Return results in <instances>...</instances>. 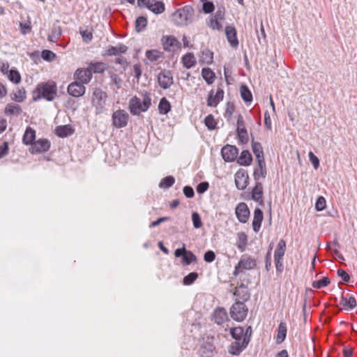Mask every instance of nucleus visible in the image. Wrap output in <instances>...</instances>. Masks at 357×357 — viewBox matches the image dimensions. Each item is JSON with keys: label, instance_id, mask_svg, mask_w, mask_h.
I'll return each instance as SVG.
<instances>
[{"label": "nucleus", "instance_id": "nucleus-15", "mask_svg": "<svg viewBox=\"0 0 357 357\" xmlns=\"http://www.w3.org/2000/svg\"><path fill=\"white\" fill-rule=\"evenodd\" d=\"M50 142L47 139H39L35 141L30 148L31 153H41L49 151Z\"/></svg>", "mask_w": 357, "mask_h": 357}, {"label": "nucleus", "instance_id": "nucleus-60", "mask_svg": "<svg viewBox=\"0 0 357 357\" xmlns=\"http://www.w3.org/2000/svg\"><path fill=\"white\" fill-rule=\"evenodd\" d=\"M215 259V252L212 250H208L205 252L204 259L208 263L213 261Z\"/></svg>", "mask_w": 357, "mask_h": 357}, {"label": "nucleus", "instance_id": "nucleus-52", "mask_svg": "<svg viewBox=\"0 0 357 357\" xmlns=\"http://www.w3.org/2000/svg\"><path fill=\"white\" fill-rule=\"evenodd\" d=\"M220 20H218L217 19H211L210 22L208 23V26L212 29H217L218 31L222 29V24Z\"/></svg>", "mask_w": 357, "mask_h": 357}, {"label": "nucleus", "instance_id": "nucleus-37", "mask_svg": "<svg viewBox=\"0 0 357 357\" xmlns=\"http://www.w3.org/2000/svg\"><path fill=\"white\" fill-rule=\"evenodd\" d=\"M22 112V110L20 106L15 104H8L5 109V113L10 115L18 116Z\"/></svg>", "mask_w": 357, "mask_h": 357}, {"label": "nucleus", "instance_id": "nucleus-1", "mask_svg": "<svg viewBox=\"0 0 357 357\" xmlns=\"http://www.w3.org/2000/svg\"><path fill=\"white\" fill-rule=\"evenodd\" d=\"M57 88L54 82H41L38 84L33 92V100L44 98L47 101L53 100L56 96Z\"/></svg>", "mask_w": 357, "mask_h": 357}, {"label": "nucleus", "instance_id": "nucleus-13", "mask_svg": "<svg viewBox=\"0 0 357 357\" xmlns=\"http://www.w3.org/2000/svg\"><path fill=\"white\" fill-rule=\"evenodd\" d=\"M223 97L224 91L222 88L218 87L215 94H214L213 90H211L207 98V105L208 107H215L223 100Z\"/></svg>", "mask_w": 357, "mask_h": 357}, {"label": "nucleus", "instance_id": "nucleus-63", "mask_svg": "<svg viewBox=\"0 0 357 357\" xmlns=\"http://www.w3.org/2000/svg\"><path fill=\"white\" fill-rule=\"evenodd\" d=\"M20 31L22 34L26 35L31 30V26L29 24L20 22Z\"/></svg>", "mask_w": 357, "mask_h": 357}, {"label": "nucleus", "instance_id": "nucleus-49", "mask_svg": "<svg viewBox=\"0 0 357 357\" xmlns=\"http://www.w3.org/2000/svg\"><path fill=\"white\" fill-rule=\"evenodd\" d=\"M198 278V274L195 272L189 273L183 278V284L185 285H190L192 284Z\"/></svg>", "mask_w": 357, "mask_h": 357}, {"label": "nucleus", "instance_id": "nucleus-16", "mask_svg": "<svg viewBox=\"0 0 357 357\" xmlns=\"http://www.w3.org/2000/svg\"><path fill=\"white\" fill-rule=\"evenodd\" d=\"M248 175L245 170L240 169L235 174V184L238 190H244L248 184Z\"/></svg>", "mask_w": 357, "mask_h": 357}, {"label": "nucleus", "instance_id": "nucleus-11", "mask_svg": "<svg viewBox=\"0 0 357 357\" xmlns=\"http://www.w3.org/2000/svg\"><path fill=\"white\" fill-rule=\"evenodd\" d=\"M163 49L167 52H175L180 47L179 41L173 36H164L161 38Z\"/></svg>", "mask_w": 357, "mask_h": 357}, {"label": "nucleus", "instance_id": "nucleus-12", "mask_svg": "<svg viewBox=\"0 0 357 357\" xmlns=\"http://www.w3.org/2000/svg\"><path fill=\"white\" fill-rule=\"evenodd\" d=\"M159 86L163 89H169L174 83L173 76L169 70H163L158 76Z\"/></svg>", "mask_w": 357, "mask_h": 357}, {"label": "nucleus", "instance_id": "nucleus-6", "mask_svg": "<svg viewBox=\"0 0 357 357\" xmlns=\"http://www.w3.org/2000/svg\"><path fill=\"white\" fill-rule=\"evenodd\" d=\"M257 266L256 261L249 256L243 255L235 266L233 275L237 276L245 271L251 270Z\"/></svg>", "mask_w": 357, "mask_h": 357}, {"label": "nucleus", "instance_id": "nucleus-33", "mask_svg": "<svg viewBox=\"0 0 357 357\" xmlns=\"http://www.w3.org/2000/svg\"><path fill=\"white\" fill-rule=\"evenodd\" d=\"M286 336H287L286 324L283 322H281L279 324L278 329L276 342L278 344L282 343L285 340Z\"/></svg>", "mask_w": 357, "mask_h": 357}, {"label": "nucleus", "instance_id": "nucleus-19", "mask_svg": "<svg viewBox=\"0 0 357 357\" xmlns=\"http://www.w3.org/2000/svg\"><path fill=\"white\" fill-rule=\"evenodd\" d=\"M234 295L238 298V301L243 303L249 300L250 297L248 288L244 284H241L236 288Z\"/></svg>", "mask_w": 357, "mask_h": 357}, {"label": "nucleus", "instance_id": "nucleus-10", "mask_svg": "<svg viewBox=\"0 0 357 357\" xmlns=\"http://www.w3.org/2000/svg\"><path fill=\"white\" fill-rule=\"evenodd\" d=\"M238 149L236 146L227 144L221 149V155L225 162H233L238 156Z\"/></svg>", "mask_w": 357, "mask_h": 357}, {"label": "nucleus", "instance_id": "nucleus-57", "mask_svg": "<svg viewBox=\"0 0 357 357\" xmlns=\"http://www.w3.org/2000/svg\"><path fill=\"white\" fill-rule=\"evenodd\" d=\"M234 109V105L233 104L227 102L225 108V117L228 119H230L233 115Z\"/></svg>", "mask_w": 357, "mask_h": 357}, {"label": "nucleus", "instance_id": "nucleus-58", "mask_svg": "<svg viewBox=\"0 0 357 357\" xmlns=\"http://www.w3.org/2000/svg\"><path fill=\"white\" fill-rule=\"evenodd\" d=\"M203 10L206 13H211L214 10V5L211 1H204L202 4Z\"/></svg>", "mask_w": 357, "mask_h": 357}, {"label": "nucleus", "instance_id": "nucleus-62", "mask_svg": "<svg viewBox=\"0 0 357 357\" xmlns=\"http://www.w3.org/2000/svg\"><path fill=\"white\" fill-rule=\"evenodd\" d=\"M183 194L188 198H192L195 195V192L192 187L187 185L183 188Z\"/></svg>", "mask_w": 357, "mask_h": 357}, {"label": "nucleus", "instance_id": "nucleus-8", "mask_svg": "<svg viewBox=\"0 0 357 357\" xmlns=\"http://www.w3.org/2000/svg\"><path fill=\"white\" fill-rule=\"evenodd\" d=\"M129 115L123 109H118L112 114V124L116 128H122L127 126Z\"/></svg>", "mask_w": 357, "mask_h": 357}, {"label": "nucleus", "instance_id": "nucleus-7", "mask_svg": "<svg viewBox=\"0 0 357 357\" xmlns=\"http://www.w3.org/2000/svg\"><path fill=\"white\" fill-rule=\"evenodd\" d=\"M139 6H144L155 14L162 13L165 10V4L160 1L155 0H137Z\"/></svg>", "mask_w": 357, "mask_h": 357}, {"label": "nucleus", "instance_id": "nucleus-46", "mask_svg": "<svg viewBox=\"0 0 357 357\" xmlns=\"http://www.w3.org/2000/svg\"><path fill=\"white\" fill-rule=\"evenodd\" d=\"M196 261V256L191 251L186 250L183 257V263L185 265H190L191 263Z\"/></svg>", "mask_w": 357, "mask_h": 357}, {"label": "nucleus", "instance_id": "nucleus-23", "mask_svg": "<svg viewBox=\"0 0 357 357\" xmlns=\"http://www.w3.org/2000/svg\"><path fill=\"white\" fill-rule=\"evenodd\" d=\"M225 34L228 42L232 47L238 46V40L236 36V30L234 26H227L225 27Z\"/></svg>", "mask_w": 357, "mask_h": 357}, {"label": "nucleus", "instance_id": "nucleus-51", "mask_svg": "<svg viewBox=\"0 0 357 357\" xmlns=\"http://www.w3.org/2000/svg\"><path fill=\"white\" fill-rule=\"evenodd\" d=\"M326 206V199L324 197L319 196L315 203V208L317 211H323Z\"/></svg>", "mask_w": 357, "mask_h": 357}, {"label": "nucleus", "instance_id": "nucleus-30", "mask_svg": "<svg viewBox=\"0 0 357 357\" xmlns=\"http://www.w3.org/2000/svg\"><path fill=\"white\" fill-rule=\"evenodd\" d=\"M202 75L208 85L212 84L215 81V75L209 68H204L202 70Z\"/></svg>", "mask_w": 357, "mask_h": 357}, {"label": "nucleus", "instance_id": "nucleus-56", "mask_svg": "<svg viewBox=\"0 0 357 357\" xmlns=\"http://www.w3.org/2000/svg\"><path fill=\"white\" fill-rule=\"evenodd\" d=\"M26 98V93L22 90H17L14 93L13 100L16 102H22Z\"/></svg>", "mask_w": 357, "mask_h": 357}, {"label": "nucleus", "instance_id": "nucleus-5", "mask_svg": "<svg viewBox=\"0 0 357 357\" xmlns=\"http://www.w3.org/2000/svg\"><path fill=\"white\" fill-rule=\"evenodd\" d=\"M248 308L243 302L236 301L230 308L231 317L237 321H243L248 314Z\"/></svg>", "mask_w": 357, "mask_h": 357}, {"label": "nucleus", "instance_id": "nucleus-14", "mask_svg": "<svg viewBox=\"0 0 357 357\" xmlns=\"http://www.w3.org/2000/svg\"><path fill=\"white\" fill-rule=\"evenodd\" d=\"M235 213L240 222L245 223L248 222L250 217V210L245 203H239L236 207Z\"/></svg>", "mask_w": 357, "mask_h": 357}, {"label": "nucleus", "instance_id": "nucleus-28", "mask_svg": "<svg viewBox=\"0 0 357 357\" xmlns=\"http://www.w3.org/2000/svg\"><path fill=\"white\" fill-rule=\"evenodd\" d=\"M73 130L70 125L57 126L55 129V133L60 137H66L73 134Z\"/></svg>", "mask_w": 357, "mask_h": 357}, {"label": "nucleus", "instance_id": "nucleus-53", "mask_svg": "<svg viewBox=\"0 0 357 357\" xmlns=\"http://www.w3.org/2000/svg\"><path fill=\"white\" fill-rule=\"evenodd\" d=\"M42 58L47 61H53L55 57L56 54L52 52L51 50H45L42 52Z\"/></svg>", "mask_w": 357, "mask_h": 357}, {"label": "nucleus", "instance_id": "nucleus-59", "mask_svg": "<svg viewBox=\"0 0 357 357\" xmlns=\"http://www.w3.org/2000/svg\"><path fill=\"white\" fill-rule=\"evenodd\" d=\"M80 34L85 43L90 42L93 38L92 33L88 30L80 31Z\"/></svg>", "mask_w": 357, "mask_h": 357}, {"label": "nucleus", "instance_id": "nucleus-61", "mask_svg": "<svg viewBox=\"0 0 357 357\" xmlns=\"http://www.w3.org/2000/svg\"><path fill=\"white\" fill-rule=\"evenodd\" d=\"M208 187H209V185H208V182H206V181L202 182L198 184V185L197 187V191L198 193L202 194L208 190Z\"/></svg>", "mask_w": 357, "mask_h": 357}, {"label": "nucleus", "instance_id": "nucleus-21", "mask_svg": "<svg viewBox=\"0 0 357 357\" xmlns=\"http://www.w3.org/2000/svg\"><path fill=\"white\" fill-rule=\"evenodd\" d=\"M252 199L258 202L260 205L264 204L263 201V187L262 184L256 181L255 185L252 190Z\"/></svg>", "mask_w": 357, "mask_h": 357}, {"label": "nucleus", "instance_id": "nucleus-4", "mask_svg": "<svg viewBox=\"0 0 357 357\" xmlns=\"http://www.w3.org/2000/svg\"><path fill=\"white\" fill-rule=\"evenodd\" d=\"M107 97V93L100 88H96L93 89L91 102L92 107L95 109V114L96 115L101 114L107 110L106 106Z\"/></svg>", "mask_w": 357, "mask_h": 357}, {"label": "nucleus", "instance_id": "nucleus-2", "mask_svg": "<svg viewBox=\"0 0 357 357\" xmlns=\"http://www.w3.org/2000/svg\"><path fill=\"white\" fill-rule=\"evenodd\" d=\"M151 105V98L147 93H142L141 97L134 96L129 102L131 114L139 115L141 112H146Z\"/></svg>", "mask_w": 357, "mask_h": 357}, {"label": "nucleus", "instance_id": "nucleus-41", "mask_svg": "<svg viewBox=\"0 0 357 357\" xmlns=\"http://www.w3.org/2000/svg\"><path fill=\"white\" fill-rule=\"evenodd\" d=\"M213 53L211 51L206 50L202 52L200 62L206 64H211L213 62Z\"/></svg>", "mask_w": 357, "mask_h": 357}, {"label": "nucleus", "instance_id": "nucleus-54", "mask_svg": "<svg viewBox=\"0 0 357 357\" xmlns=\"http://www.w3.org/2000/svg\"><path fill=\"white\" fill-rule=\"evenodd\" d=\"M9 79L13 83L17 84L21 80V76L17 71L10 70L9 73Z\"/></svg>", "mask_w": 357, "mask_h": 357}, {"label": "nucleus", "instance_id": "nucleus-43", "mask_svg": "<svg viewBox=\"0 0 357 357\" xmlns=\"http://www.w3.org/2000/svg\"><path fill=\"white\" fill-rule=\"evenodd\" d=\"M174 178L172 176H168L161 180L159 187L161 188H169L174 185Z\"/></svg>", "mask_w": 357, "mask_h": 357}, {"label": "nucleus", "instance_id": "nucleus-18", "mask_svg": "<svg viewBox=\"0 0 357 357\" xmlns=\"http://www.w3.org/2000/svg\"><path fill=\"white\" fill-rule=\"evenodd\" d=\"M75 77L82 84H87L92 79V73L89 66L84 69H77L75 73Z\"/></svg>", "mask_w": 357, "mask_h": 357}, {"label": "nucleus", "instance_id": "nucleus-34", "mask_svg": "<svg viewBox=\"0 0 357 357\" xmlns=\"http://www.w3.org/2000/svg\"><path fill=\"white\" fill-rule=\"evenodd\" d=\"M62 34L60 26L54 25L51 33L48 36V40L51 43H56Z\"/></svg>", "mask_w": 357, "mask_h": 357}, {"label": "nucleus", "instance_id": "nucleus-25", "mask_svg": "<svg viewBox=\"0 0 357 357\" xmlns=\"http://www.w3.org/2000/svg\"><path fill=\"white\" fill-rule=\"evenodd\" d=\"M36 131L31 127H27L23 135L22 142L25 145H31L35 142Z\"/></svg>", "mask_w": 357, "mask_h": 357}, {"label": "nucleus", "instance_id": "nucleus-31", "mask_svg": "<svg viewBox=\"0 0 357 357\" xmlns=\"http://www.w3.org/2000/svg\"><path fill=\"white\" fill-rule=\"evenodd\" d=\"M285 250L286 242L283 239H280L274 252V259H282L284 255Z\"/></svg>", "mask_w": 357, "mask_h": 357}, {"label": "nucleus", "instance_id": "nucleus-9", "mask_svg": "<svg viewBox=\"0 0 357 357\" xmlns=\"http://www.w3.org/2000/svg\"><path fill=\"white\" fill-rule=\"evenodd\" d=\"M250 342V337L244 335L242 341L235 340L229 347L228 351L229 354L238 356L248 346Z\"/></svg>", "mask_w": 357, "mask_h": 357}, {"label": "nucleus", "instance_id": "nucleus-42", "mask_svg": "<svg viewBox=\"0 0 357 357\" xmlns=\"http://www.w3.org/2000/svg\"><path fill=\"white\" fill-rule=\"evenodd\" d=\"M147 25V19L143 16L138 17L135 20V30L137 32L142 31Z\"/></svg>", "mask_w": 357, "mask_h": 357}, {"label": "nucleus", "instance_id": "nucleus-64", "mask_svg": "<svg viewBox=\"0 0 357 357\" xmlns=\"http://www.w3.org/2000/svg\"><path fill=\"white\" fill-rule=\"evenodd\" d=\"M337 275L340 277L344 282H348L350 280L349 275L343 269H338L337 271Z\"/></svg>", "mask_w": 357, "mask_h": 357}, {"label": "nucleus", "instance_id": "nucleus-32", "mask_svg": "<svg viewBox=\"0 0 357 357\" xmlns=\"http://www.w3.org/2000/svg\"><path fill=\"white\" fill-rule=\"evenodd\" d=\"M237 236L238 241L236 243V247L241 252H243L245 250L248 243L247 235L244 232H239L238 233Z\"/></svg>", "mask_w": 357, "mask_h": 357}, {"label": "nucleus", "instance_id": "nucleus-48", "mask_svg": "<svg viewBox=\"0 0 357 357\" xmlns=\"http://www.w3.org/2000/svg\"><path fill=\"white\" fill-rule=\"evenodd\" d=\"M237 132V136L239 142L243 144H247L249 141L248 134L247 130H238Z\"/></svg>", "mask_w": 357, "mask_h": 357}, {"label": "nucleus", "instance_id": "nucleus-29", "mask_svg": "<svg viewBox=\"0 0 357 357\" xmlns=\"http://www.w3.org/2000/svg\"><path fill=\"white\" fill-rule=\"evenodd\" d=\"M182 63L183 66L187 68H191L196 63V59L194 54L191 52H188L182 56Z\"/></svg>", "mask_w": 357, "mask_h": 357}, {"label": "nucleus", "instance_id": "nucleus-50", "mask_svg": "<svg viewBox=\"0 0 357 357\" xmlns=\"http://www.w3.org/2000/svg\"><path fill=\"white\" fill-rule=\"evenodd\" d=\"M192 220L193 223V227L195 229H199L202 226V222L200 215L197 212H193L192 213Z\"/></svg>", "mask_w": 357, "mask_h": 357}, {"label": "nucleus", "instance_id": "nucleus-40", "mask_svg": "<svg viewBox=\"0 0 357 357\" xmlns=\"http://www.w3.org/2000/svg\"><path fill=\"white\" fill-rule=\"evenodd\" d=\"M230 333L235 340L242 341L244 337V331L242 327L231 328Z\"/></svg>", "mask_w": 357, "mask_h": 357}, {"label": "nucleus", "instance_id": "nucleus-3", "mask_svg": "<svg viewBox=\"0 0 357 357\" xmlns=\"http://www.w3.org/2000/svg\"><path fill=\"white\" fill-rule=\"evenodd\" d=\"M172 20L177 26H186L192 22L195 12L191 6H185L177 9L172 14Z\"/></svg>", "mask_w": 357, "mask_h": 357}, {"label": "nucleus", "instance_id": "nucleus-35", "mask_svg": "<svg viewBox=\"0 0 357 357\" xmlns=\"http://www.w3.org/2000/svg\"><path fill=\"white\" fill-rule=\"evenodd\" d=\"M90 70L93 73H101L106 70V64L103 62H96L89 65Z\"/></svg>", "mask_w": 357, "mask_h": 357}, {"label": "nucleus", "instance_id": "nucleus-36", "mask_svg": "<svg viewBox=\"0 0 357 357\" xmlns=\"http://www.w3.org/2000/svg\"><path fill=\"white\" fill-rule=\"evenodd\" d=\"M158 109L160 114H167L171 109L170 102L166 99V98H162L160 99Z\"/></svg>", "mask_w": 357, "mask_h": 357}, {"label": "nucleus", "instance_id": "nucleus-26", "mask_svg": "<svg viewBox=\"0 0 357 357\" xmlns=\"http://www.w3.org/2000/svg\"><path fill=\"white\" fill-rule=\"evenodd\" d=\"M252 155L248 150L243 151L238 158V163L241 166H249L252 163Z\"/></svg>", "mask_w": 357, "mask_h": 357}, {"label": "nucleus", "instance_id": "nucleus-39", "mask_svg": "<svg viewBox=\"0 0 357 357\" xmlns=\"http://www.w3.org/2000/svg\"><path fill=\"white\" fill-rule=\"evenodd\" d=\"M241 96L245 102H251L252 100V95L248 87L242 85L240 88Z\"/></svg>", "mask_w": 357, "mask_h": 357}, {"label": "nucleus", "instance_id": "nucleus-55", "mask_svg": "<svg viewBox=\"0 0 357 357\" xmlns=\"http://www.w3.org/2000/svg\"><path fill=\"white\" fill-rule=\"evenodd\" d=\"M308 158L310 162L312 163L314 169H317L319 167V158L312 153L309 152Z\"/></svg>", "mask_w": 357, "mask_h": 357}, {"label": "nucleus", "instance_id": "nucleus-45", "mask_svg": "<svg viewBox=\"0 0 357 357\" xmlns=\"http://www.w3.org/2000/svg\"><path fill=\"white\" fill-rule=\"evenodd\" d=\"M330 283V280L328 277H324L321 280L314 281L312 284V287L315 289H321L326 287Z\"/></svg>", "mask_w": 357, "mask_h": 357}, {"label": "nucleus", "instance_id": "nucleus-17", "mask_svg": "<svg viewBox=\"0 0 357 357\" xmlns=\"http://www.w3.org/2000/svg\"><path fill=\"white\" fill-rule=\"evenodd\" d=\"M67 91L70 96L75 98H79L85 93L86 87L83 85L82 83L73 82L68 85Z\"/></svg>", "mask_w": 357, "mask_h": 357}, {"label": "nucleus", "instance_id": "nucleus-38", "mask_svg": "<svg viewBox=\"0 0 357 357\" xmlns=\"http://www.w3.org/2000/svg\"><path fill=\"white\" fill-rule=\"evenodd\" d=\"M252 150L256 157V159L264 158L263 148L259 142H255L254 140H252Z\"/></svg>", "mask_w": 357, "mask_h": 357}, {"label": "nucleus", "instance_id": "nucleus-24", "mask_svg": "<svg viewBox=\"0 0 357 357\" xmlns=\"http://www.w3.org/2000/svg\"><path fill=\"white\" fill-rule=\"evenodd\" d=\"M264 215L262 211L257 208L254 211V216L252 220V228L255 232H258L261 228V225L263 220Z\"/></svg>", "mask_w": 357, "mask_h": 357}, {"label": "nucleus", "instance_id": "nucleus-47", "mask_svg": "<svg viewBox=\"0 0 357 357\" xmlns=\"http://www.w3.org/2000/svg\"><path fill=\"white\" fill-rule=\"evenodd\" d=\"M146 56L151 61H156L160 57V53L155 50H147Z\"/></svg>", "mask_w": 357, "mask_h": 357}, {"label": "nucleus", "instance_id": "nucleus-44", "mask_svg": "<svg viewBox=\"0 0 357 357\" xmlns=\"http://www.w3.org/2000/svg\"><path fill=\"white\" fill-rule=\"evenodd\" d=\"M204 123L207 128L210 130L215 129L217 126V122L212 114H208L206 116L204 119Z\"/></svg>", "mask_w": 357, "mask_h": 357}, {"label": "nucleus", "instance_id": "nucleus-20", "mask_svg": "<svg viewBox=\"0 0 357 357\" xmlns=\"http://www.w3.org/2000/svg\"><path fill=\"white\" fill-rule=\"evenodd\" d=\"M213 320L218 325H222L228 320L226 310L223 307H217L213 314Z\"/></svg>", "mask_w": 357, "mask_h": 357}, {"label": "nucleus", "instance_id": "nucleus-27", "mask_svg": "<svg viewBox=\"0 0 357 357\" xmlns=\"http://www.w3.org/2000/svg\"><path fill=\"white\" fill-rule=\"evenodd\" d=\"M340 304L347 310H352L356 306L357 302L354 296H350L347 298V296H342L341 297Z\"/></svg>", "mask_w": 357, "mask_h": 357}, {"label": "nucleus", "instance_id": "nucleus-22", "mask_svg": "<svg viewBox=\"0 0 357 357\" xmlns=\"http://www.w3.org/2000/svg\"><path fill=\"white\" fill-rule=\"evenodd\" d=\"M257 167L254 170L253 176L255 181H259V171H261V176L265 178L267 174L264 158L256 159Z\"/></svg>", "mask_w": 357, "mask_h": 357}]
</instances>
